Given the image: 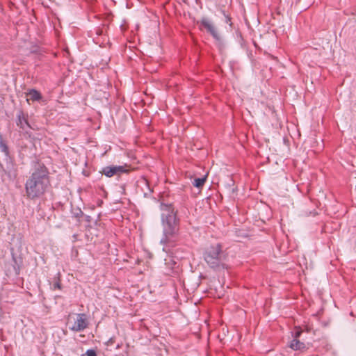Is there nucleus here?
<instances>
[{
  "mask_svg": "<svg viewBox=\"0 0 356 356\" xmlns=\"http://www.w3.org/2000/svg\"><path fill=\"white\" fill-rule=\"evenodd\" d=\"M126 170L123 166H106L103 168L102 173L108 177H111L115 175H120Z\"/></svg>",
  "mask_w": 356,
  "mask_h": 356,
  "instance_id": "0eeeda50",
  "label": "nucleus"
},
{
  "mask_svg": "<svg viewBox=\"0 0 356 356\" xmlns=\"http://www.w3.org/2000/svg\"><path fill=\"white\" fill-rule=\"evenodd\" d=\"M54 289H61V284H60L59 280L57 281L56 283H54Z\"/></svg>",
  "mask_w": 356,
  "mask_h": 356,
  "instance_id": "2eb2a0df",
  "label": "nucleus"
},
{
  "mask_svg": "<svg viewBox=\"0 0 356 356\" xmlns=\"http://www.w3.org/2000/svg\"><path fill=\"white\" fill-rule=\"evenodd\" d=\"M196 24L200 31L209 33L216 40H220L221 37L218 29L211 19L207 17H202L196 22Z\"/></svg>",
  "mask_w": 356,
  "mask_h": 356,
  "instance_id": "39448f33",
  "label": "nucleus"
},
{
  "mask_svg": "<svg viewBox=\"0 0 356 356\" xmlns=\"http://www.w3.org/2000/svg\"><path fill=\"white\" fill-rule=\"evenodd\" d=\"M227 254L222 250L220 244L210 247L204 253V260L210 268L220 270L227 268Z\"/></svg>",
  "mask_w": 356,
  "mask_h": 356,
  "instance_id": "7ed1b4c3",
  "label": "nucleus"
},
{
  "mask_svg": "<svg viewBox=\"0 0 356 356\" xmlns=\"http://www.w3.org/2000/svg\"><path fill=\"white\" fill-rule=\"evenodd\" d=\"M206 176L201 178H195L193 181V185L197 188H200L204 185V182L206 181Z\"/></svg>",
  "mask_w": 356,
  "mask_h": 356,
  "instance_id": "9b49d317",
  "label": "nucleus"
},
{
  "mask_svg": "<svg viewBox=\"0 0 356 356\" xmlns=\"http://www.w3.org/2000/svg\"><path fill=\"white\" fill-rule=\"evenodd\" d=\"M86 355V356H97L96 352L94 350H88Z\"/></svg>",
  "mask_w": 356,
  "mask_h": 356,
  "instance_id": "4468645a",
  "label": "nucleus"
},
{
  "mask_svg": "<svg viewBox=\"0 0 356 356\" xmlns=\"http://www.w3.org/2000/svg\"><path fill=\"white\" fill-rule=\"evenodd\" d=\"M50 186L49 172L42 163H37L25 184L26 194L33 200L43 195Z\"/></svg>",
  "mask_w": 356,
  "mask_h": 356,
  "instance_id": "f03ea898",
  "label": "nucleus"
},
{
  "mask_svg": "<svg viewBox=\"0 0 356 356\" xmlns=\"http://www.w3.org/2000/svg\"><path fill=\"white\" fill-rule=\"evenodd\" d=\"M289 347L294 350H302L305 348V344L298 339H293L291 341Z\"/></svg>",
  "mask_w": 356,
  "mask_h": 356,
  "instance_id": "1a4fd4ad",
  "label": "nucleus"
},
{
  "mask_svg": "<svg viewBox=\"0 0 356 356\" xmlns=\"http://www.w3.org/2000/svg\"><path fill=\"white\" fill-rule=\"evenodd\" d=\"M157 202L160 203L159 209L163 234L161 243H172L179 229L177 210L173 205V198L168 193L161 194Z\"/></svg>",
  "mask_w": 356,
  "mask_h": 356,
  "instance_id": "f257e3e1",
  "label": "nucleus"
},
{
  "mask_svg": "<svg viewBox=\"0 0 356 356\" xmlns=\"http://www.w3.org/2000/svg\"><path fill=\"white\" fill-rule=\"evenodd\" d=\"M161 345L162 346L163 348L157 347V348L159 350V352H160L159 353H157V355H159V356H163L164 353H165V355H167L168 350L166 349L165 346L162 343H161Z\"/></svg>",
  "mask_w": 356,
  "mask_h": 356,
  "instance_id": "f8f14e48",
  "label": "nucleus"
},
{
  "mask_svg": "<svg viewBox=\"0 0 356 356\" xmlns=\"http://www.w3.org/2000/svg\"><path fill=\"white\" fill-rule=\"evenodd\" d=\"M302 330H300L299 327H296V330L292 333L293 338L298 339V338L300 337L302 334Z\"/></svg>",
  "mask_w": 356,
  "mask_h": 356,
  "instance_id": "ddd939ff",
  "label": "nucleus"
},
{
  "mask_svg": "<svg viewBox=\"0 0 356 356\" xmlns=\"http://www.w3.org/2000/svg\"><path fill=\"white\" fill-rule=\"evenodd\" d=\"M17 126L22 129L24 131V135L25 137L35 139V136L33 135L32 132L30 131L31 129H34L29 123L27 122V120L24 117H21L20 115L18 117V121L17 122Z\"/></svg>",
  "mask_w": 356,
  "mask_h": 356,
  "instance_id": "423d86ee",
  "label": "nucleus"
},
{
  "mask_svg": "<svg viewBox=\"0 0 356 356\" xmlns=\"http://www.w3.org/2000/svg\"><path fill=\"white\" fill-rule=\"evenodd\" d=\"M0 149L2 152L5 153L6 156L8 155L9 151L7 145L3 142V137L0 134Z\"/></svg>",
  "mask_w": 356,
  "mask_h": 356,
  "instance_id": "9d476101",
  "label": "nucleus"
},
{
  "mask_svg": "<svg viewBox=\"0 0 356 356\" xmlns=\"http://www.w3.org/2000/svg\"><path fill=\"white\" fill-rule=\"evenodd\" d=\"M89 324V318L87 314L83 313L69 314L66 322L67 327L76 332L83 331Z\"/></svg>",
  "mask_w": 356,
  "mask_h": 356,
  "instance_id": "20e7f679",
  "label": "nucleus"
},
{
  "mask_svg": "<svg viewBox=\"0 0 356 356\" xmlns=\"http://www.w3.org/2000/svg\"><path fill=\"white\" fill-rule=\"evenodd\" d=\"M26 101L28 102H29V100L35 102L41 99L42 95L38 90L32 89L26 93Z\"/></svg>",
  "mask_w": 356,
  "mask_h": 356,
  "instance_id": "6e6552de",
  "label": "nucleus"
}]
</instances>
